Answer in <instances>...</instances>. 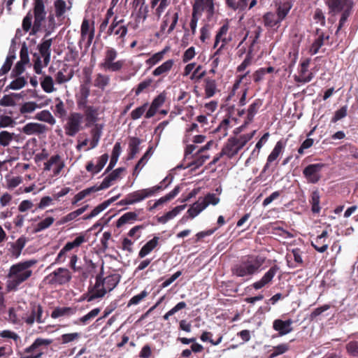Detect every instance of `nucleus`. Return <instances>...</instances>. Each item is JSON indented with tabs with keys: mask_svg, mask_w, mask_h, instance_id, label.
Returning <instances> with one entry per match:
<instances>
[{
	"mask_svg": "<svg viewBox=\"0 0 358 358\" xmlns=\"http://www.w3.org/2000/svg\"><path fill=\"white\" fill-rule=\"evenodd\" d=\"M36 259H29L13 264L7 275L6 289L16 291L20 285L27 280L32 275L31 268L36 264Z\"/></svg>",
	"mask_w": 358,
	"mask_h": 358,
	"instance_id": "f257e3e1",
	"label": "nucleus"
},
{
	"mask_svg": "<svg viewBox=\"0 0 358 358\" xmlns=\"http://www.w3.org/2000/svg\"><path fill=\"white\" fill-rule=\"evenodd\" d=\"M246 125V119L244 120L241 126L236 128L234 131V136L228 140L227 143L220 152V156H225L230 159L236 155L238 151L246 144V135L241 134Z\"/></svg>",
	"mask_w": 358,
	"mask_h": 358,
	"instance_id": "f03ea898",
	"label": "nucleus"
},
{
	"mask_svg": "<svg viewBox=\"0 0 358 358\" xmlns=\"http://www.w3.org/2000/svg\"><path fill=\"white\" fill-rule=\"evenodd\" d=\"M117 52L113 48H108L105 52L102 61L99 63V66L106 72H118L122 70L124 65V61L116 60L117 57Z\"/></svg>",
	"mask_w": 358,
	"mask_h": 358,
	"instance_id": "7ed1b4c3",
	"label": "nucleus"
},
{
	"mask_svg": "<svg viewBox=\"0 0 358 358\" xmlns=\"http://www.w3.org/2000/svg\"><path fill=\"white\" fill-rule=\"evenodd\" d=\"M32 15H34V20L29 34L34 36L41 31L43 22L46 18L47 11L43 0H34Z\"/></svg>",
	"mask_w": 358,
	"mask_h": 358,
	"instance_id": "20e7f679",
	"label": "nucleus"
},
{
	"mask_svg": "<svg viewBox=\"0 0 358 358\" xmlns=\"http://www.w3.org/2000/svg\"><path fill=\"white\" fill-rule=\"evenodd\" d=\"M84 116L78 112L71 113L64 125L65 134L69 137L75 136L83 129Z\"/></svg>",
	"mask_w": 358,
	"mask_h": 358,
	"instance_id": "39448f33",
	"label": "nucleus"
},
{
	"mask_svg": "<svg viewBox=\"0 0 358 358\" xmlns=\"http://www.w3.org/2000/svg\"><path fill=\"white\" fill-rule=\"evenodd\" d=\"M72 278V275L69 269L66 268H59L48 275L45 278V281L49 285H65Z\"/></svg>",
	"mask_w": 358,
	"mask_h": 358,
	"instance_id": "423d86ee",
	"label": "nucleus"
},
{
	"mask_svg": "<svg viewBox=\"0 0 358 358\" xmlns=\"http://www.w3.org/2000/svg\"><path fill=\"white\" fill-rule=\"evenodd\" d=\"M43 308L40 304L31 303L30 312H27L22 317L27 324L31 326L35 322L38 324L45 322V317H43Z\"/></svg>",
	"mask_w": 358,
	"mask_h": 358,
	"instance_id": "0eeeda50",
	"label": "nucleus"
},
{
	"mask_svg": "<svg viewBox=\"0 0 358 358\" xmlns=\"http://www.w3.org/2000/svg\"><path fill=\"white\" fill-rule=\"evenodd\" d=\"M311 59L306 58L301 62L299 67V75H294V80L296 83H307L310 82L315 75L308 70Z\"/></svg>",
	"mask_w": 358,
	"mask_h": 358,
	"instance_id": "6e6552de",
	"label": "nucleus"
},
{
	"mask_svg": "<svg viewBox=\"0 0 358 358\" xmlns=\"http://www.w3.org/2000/svg\"><path fill=\"white\" fill-rule=\"evenodd\" d=\"M166 178L160 183L159 185L152 187L150 188L143 189L137 190L129 194L131 201L130 203L133 204L141 202L146 198L150 197L154 195L156 192L163 189L162 183L165 181Z\"/></svg>",
	"mask_w": 358,
	"mask_h": 358,
	"instance_id": "1a4fd4ad",
	"label": "nucleus"
},
{
	"mask_svg": "<svg viewBox=\"0 0 358 358\" xmlns=\"http://www.w3.org/2000/svg\"><path fill=\"white\" fill-rule=\"evenodd\" d=\"M324 166L322 163L309 164L303 170V174L308 182L315 184L320 180V173Z\"/></svg>",
	"mask_w": 358,
	"mask_h": 358,
	"instance_id": "9d476101",
	"label": "nucleus"
},
{
	"mask_svg": "<svg viewBox=\"0 0 358 358\" xmlns=\"http://www.w3.org/2000/svg\"><path fill=\"white\" fill-rule=\"evenodd\" d=\"M287 140L280 139L278 141L270 155L267 157L266 163L264 167V171H266L271 164L277 160L278 157L282 154L286 146Z\"/></svg>",
	"mask_w": 358,
	"mask_h": 358,
	"instance_id": "9b49d317",
	"label": "nucleus"
},
{
	"mask_svg": "<svg viewBox=\"0 0 358 358\" xmlns=\"http://www.w3.org/2000/svg\"><path fill=\"white\" fill-rule=\"evenodd\" d=\"M52 166H55L53 169V174L55 176H59L62 170L64 168V162L59 155L51 156L50 159L44 163V171H50Z\"/></svg>",
	"mask_w": 358,
	"mask_h": 358,
	"instance_id": "f8f14e48",
	"label": "nucleus"
},
{
	"mask_svg": "<svg viewBox=\"0 0 358 358\" xmlns=\"http://www.w3.org/2000/svg\"><path fill=\"white\" fill-rule=\"evenodd\" d=\"M329 243V233L327 230H324L321 234L317 235L311 241V245L316 251L320 253L324 252L327 250Z\"/></svg>",
	"mask_w": 358,
	"mask_h": 358,
	"instance_id": "ddd939ff",
	"label": "nucleus"
},
{
	"mask_svg": "<svg viewBox=\"0 0 358 358\" xmlns=\"http://www.w3.org/2000/svg\"><path fill=\"white\" fill-rule=\"evenodd\" d=\"M79 107L84 106V114L86 120V126L94 125L98 121L99 109L92 106H87L86 103H78Z\"/></svg>",
	"mask_w": 358,
	"mask_h": 358,
	"instance_id": "4468645a",
	"label": "nucleus"
},
{
	"mask_svg": "<svg viewBox=\"0 0 358 358\" xmlns=\"http://www.w3.org/2000/svg\"><path fill=\"white\" fill-rule=\"evenodd\" d=\"M315 35L317 38L314 40L309 49L310 55H313L317 54L322 45H324V41L329 39V35H325L321 29H316Z\"/></svg>",
	"mask_w": 358,
	"mask_h": 358,
	"instance_id": "2eb2a0df",
	"label": "nucleus"
},
{
	"mask_svg": "<svg viewBox=\"0 0 358 358\" xmlns=\"http://www.w3.org/2000/svg\"><path fill=\"white\" fill-rule=\"evenodd\" d=\"M292 324L293 320L292 319H288L285 321L280 319H276L273 322V328L275 331L278 332L279 336H282L292 331Z\"/></svg>",
	"mask_w": 358,
	"mask_h": 358,
	"instance_id": "dca6fc26",
	"label": "nucleus"
},
{
	"mask_svg": "<svg viewBox=\"0 0 358 358\" xmlns=\"http://www.w3.org/2000/svg\"><path fill=\"white\" fill-rule=\"evenodd\" d=\"M275 4L278 18L284 20L293 6L292 0H275Z\"/></svg>",
	"mask_w": 358,
	"mask_h": 358,
	"instance_id": "f3484780",
	"label": "nucleus"
},
{
	"mask_svg": "<svg viewBox=\"0 0 358 358\" xmlns=\"http://www.w3.org/2000/svg\"><path fill=\"white\" fill-rule=\"evenodd\" d=\"M303 252L299 248L292 250L291 254L287 255V265L289 268H296L303 266L302 258Z\"/></svg>",
	"mask_w": 358,
	"mask_h": 358,
	"instance_id": "a211bd4d",
	"label": "nucleus"
},
{
	"mask_svg": "<svg viewBox=\"0 0 358 358\" xmlns=\"http://www.w3.org/2000/svg\"><path fill=\"white\" fill-rule=\"evenodd\" d=\"M192 10L194 13L201 14V11L206 10L209 15L214 13V0H194Z\"/></svg>",
	"mask_w": 358,
	"mask_h": 358,
	"instance_id": "6ab92c4d",
	"label": "nucleus"
},
{
	"mask_svg": "<svg viewBox=\"0 0 358 358\" xmlns=\"http://www.w3.org/2000/svg\"><path fill=\"white\" fill-rule=\"evenodd\" d=\"M348 3L352 4L350 0H325V3L329 8V13L332 15L343 11Z\"/></svg>",
	"mask_w": 358,
	"mask_h": 358,
	"instance_id": "aec40b11",
	"label": "nucleus"
},
{
	"mask_svg": "<svg viewBox=\"0 0 358 358\" xmlns=\"http://www.w3.org/2000/svg\"><path fill=\"white\" fill-rule=\"evenodd\" d=\"M53 38L43 39V41L38 45L41 57L43 58L44 65L47 66L50 60L51 45Z\"/></svg>",
	"mask_w": 358,
	"mask_h": 358,
	"instance_id": "412c9836",
	"label": "nucleus"
},
{
	"mask_svg": "<svg viewBox=\"0 0 358 358\" xmlns=\"http://www.w3.org/2000/svg\"><path fill=\"white\" fill-rule=\"evenodd\" d=\"M279 270V267L277 265H274L270 268V269L264 275L260 280L255 282L252 286L255 289H259L264 287L266 285L271 282L275 275L276 273Z\"/></svg>",
	"mask_w": 358,
	"mask_h": 358,
	"instance_id": "4be33fe9",
	"label": "nucleus"
},
{
	"mask_svg": "<svg viewBox=\"0 0 358 358\" xmlns=\"http://www.w3.org/2000/svg\"><path fill=\"white\" fill-rule=\"evenodd\" d=\"M81 40L84 41L87 38V45H90L94 36V22L90 28V22L87 19H84L80 29Z\"/></svg>",
	"mask_w": 358,
	"mask_h": 358,
	"instance_id": "5701e85b",
	"label": "nucleus"
},
{
	"mask_svg": "<svg viewBox=\"0 0 358 358\" xmlns=\"http://www.w3.org/2000/svg\"><path fill=\"white\" fill-rule=\"evenodd\" d=\"M265 262L261 256H248V275L257 272Z\"/></svg>",
	"mask_w": 358,
	"mask_h": 358,
	"instance_id": "b1692460",
	"label": "nucleus"
},
{
	"mask_svg": "<svg viewBox=\"0 0 358 358\" xmlns=\"http://www.w3.org/2000/svg\"><path fill=\"white\" fill-rule=\"evenodd\" d=\"M47 131V127L36 122H30L25 124L22 128V132L27 135L41 134Z\"/></svg>",
	"mask_w": 358,
	"mask_h": 358,
	"instance_id": "393cba45",
	"label": "nucleus"
},
{
	"mask_svg": "<svg viewBox=\"0 0 358 358\" xmlns=\"http://www.w3.org/2000/svg\"><path fill=\"white\" fill-rule=\"evenodd\" d=\"M106 294V289H98L94 287H90L87 292L83 296V300L91 302L96 299L102 298Z\"/></svg>",
	"mask_w": 358,
	"mask_h": 358,
	"instance_id": "a878e982",
	"label": "nucleus"
},
{
	"mask_svg": "<svg viewBox=\"0 0 358 358\" xmlns=\"http://www.w3.org/2000/svg\"><path fill=\"white\" fill-rule=\"evenodd\" d=\"M55 16L57 17H61L64 14L71 8L72 2L69 1V6H67L64 0H56L54 2Z\"/></svg>",
	"mask_w": 358,
	"mask_h": 358,
	"instance_id": "bb28decb",
	"label": "nucleus"
},
{
	"mask_svg": "<svg viewBox=\"0 0 358 358\" xmlns=\"http://www.w3.org/2000/svg\"><path fill=\"white\" fill-rule=\"evenodd\" d=\"M103 126L101 124H95L91 130L92 141L90 142L91 149L96 148L102 135Z\"/></svg>",
	"mask_w": 358,
	"mask_h": 358,
	"instance_id": "cd10ccee",
	"label": "nucleus"
},
{
	"mask_svg": "<svg viewBox=\"0 0 358 358\" xmlns=\"http://www.w3.org/2000/svg\"><path fill=\"white\" fill-rule=\"evenodd\" d=\"M138 214L136 212H127L123 214L116 222V227H121L126 224H132L138 220Z\"/></svg>",
	"mask_w": 358,
	"mask_h": 358,
	"instance_id": "c85d7f7f",
	"label": "nucleus"
},
{
	"mask_svg": "<svg viewBox=\"0 0 358 358\" xmlns=\"http://www.w3.org/2000/svg\"><path fill=\"white\" fill-rule=\"evenodd\" d=\"M158 241L159 238L155 236L152 239L147 242L139 251V257L143 258L149 253H150L157 247Z\"/></svg>",
	"mask_w": 358,
	"mask_h": 358,
	"instance_id": "c756f323",
	"label": "nucleus"
},
{
	"mask_svg": "<svg viewBox=\"0 0 358 358\" xmlns=\"http://www.w3.org/2000/svg\"><path fill=\"white\" fill-rule=\"evenodd\" d=\"M173 65H174V60L173 59H168L166 62H164V63H162L160 66L157 67L152 71V75L154 76H159L162 75H165L171 71V69H172Z\"/></svg>",
	"mask_w": 358,
	"mask_h": 358,
	"instance_id": "7c9ffc66",
	"label": "nucleus"
},
{
	"mask_svg": "<svg viewBox=\"0 0 358 358\" xmlns=\"http://www.w3.org/2000/svg\"><path fill=\"white\" fill-rule=\"evenodd\" d=\"M41 85L43 90L46 93H52L56 91L53 78L50 76H44L41 78Z\"/></svg>",
	"mask_w": 358,
	"mask_h": 358,
	"instance_id": "2f4dec72",
	"label": "nucleus"
},
{
	"mask_svg": "<svg viewBox=\"0 0 358 358\" xmlns=\"http://www.w3.org/2000/svg\"><path fill=\"white\" fill-rule=\"evenodd\" d=\"M141 141L136 137H131L129 143V152L128 159H132L135 157L136 155L139 152V146Z\"/></svg>",
	"mask_w": 358,
	"mask_h": 358,
	"instance_id": "473e14b6",
	"label": "nucleus"
},
{
	"mask_svg": "<svg viewBox=\"0 0 358 358\" xmlns=\"http://www.w3.org/2000/svg\"><path fill=\"white\" fill-rule=\"evenodd\" d=\"M264 24L267 27H273L283 21L278 18V15L275 13L268 12L264 15Z\"/></svg>",
	"mask_w": 358,
	"mask_h": 358,
	"instance_id": "72a5a7b5",
	"label": "nucleus"
},
{
	"mask_svg": "<svg viewBox=\"0 0 358 358\" xmlns=\"http://www.w3.org/2000/svg\"><path fill=\"white\" fill-rule=\"evenodd\" d=\"M206 208V204L202 203L201 199L193 203L192 206L187 210V213L191 218H194L197 216L201 211H203Z\"/></svg>",
	"mask_w": 358,
	"mask_h": 358,
	"instance_id": "f704fd0d",
	"label": "nucleus"
},
{
	"mask_svg": "<svg viewBox=\"0 0 358 358\" xmlns=\"http://www.w3.org/2000/svg\"><path fill=\"white\" fill-rule=\"evenodd\" d=\"M205 98L209 99L215 95L217 92V85L215 80L205 79Z\"/></svg>",
	"mask_w": 358,
	"mask_h": 358,
	"instance_id": "c9c22d12",
	"label": "nucleus"
},
{
	"mask_svg": "<svg viewBox=\"0 0 358 358\" xmlns=\"http://www.w3.org/2000/svg\"><path fill=\"white\" fill-rule=\"evenodd\" d=\"M110 83V77L109 76L98 73L96 75L94 85L101 90H104L105 88Z\"/></svg>",
	"mask_w": 358,
	"mask_h": 358,
	"instance_id": "e433bc0d",
	"label": "nucleus"
},
{
	"mask_svg": "<svg viewBox=\"0 0 358 358\" xmlns=\"http://www.w3.org/2000/svg\"><path fill=\"white\" fill-rule=\"evenodd\" d=\"M76 309L71 307H58L52 312L51 317L57 318L62 316H69L75 314Z\"/></svg>",
	"mask_w": 358,
	"mask_h": 358,
	"instance_id": "4c0bfd02",
	"label": "nucleus"
},
{
	"mask_svg": "<svg viewBox=\"0 0 358 358\" xmlns=\"http://www.w3.org/2000/svg\"><path fill=\"white\" fill-rule=\"evenodd\" d=\"M101 311V309L99 308H96L90 311L87 314L79 318L78 321L74 322L75 324H83L86 325L88 324L91 320H92L95 317H96Z\"/></svg>",
	"mask_w": 358,
	"mask_h": 358,
	"instance_id": "58836bf2",
	"label": "nucleus"
},
{
	"mask_svg": "<svg viewBox=\"0 0 358 358\" xmlns=\"http://www.w3.org/2000/svg\"><path fill=\"white\" fill-rule=\"evenodd\" d=\"M290 349L289 343H281L273 348L268 353V358H275L279 355H281L287 352Z\"/></svg>",
	"mask_w": 358,
	"mask_h": 358,
	"instance_id": "ea45409f",
	"label": "nucleus"
},
{
	"mask_svg": "<svg viewBox=\"0 0 358 358\" xmlns=\"http://www.w3.org/2000/svg\"><path fill=\"white\" fill-rule=\"evenodd\" d=\"M35 118L38 120L47 122L51 125H54L56 123V120L48 110H43L36 115Z\"/></svg>",
	"mask_w": 358,
	"mask_h": 358,
	"instance_id": "a19ab883",
	"label": "nucleus"
},
{
	"mask_svg": "<svg viewBox=\"0 0 358 358\" xmlns=\"http://www.w3.org/2000/svg\"><path fill=\"white\" fill-rule=\"evenodd\" d=\"M262 106V101L256 99L248 108V124L253 120V117L258 112L260 107Z\"/></svg>",
	"mask_w": 358,
	"mask_h": 358,
	"instance_id": "79ce46f5",
	"label": "nucleus"
},
{
	"mask_svg": "<svg viewBox=\"0 0 358 358\" xmlns=\"http://www.w3.org/2000/svg\"><path fill=\"white\" fill-rule=\"evenodd\" d=\"M52 343L51 340L44 339L41 338H36L34 342L28 348L24 349L25 353L34 352L38 348L42 345H48Z\"/></svg>",
	"mask_w": 358,
	"mask_h": 358,
	"instance_id": "37998d69",
	"label": "nucleus"
},
{
	"mask_svg": "<svg viewBox=\"0 0 358 358\" xmlns=\"http://www.w3.org/2000/svg\"><path fill=\"white\" fill-rule=\"evenodd\" d=\"M104 286L107 291L113 290L119 282V276L117 275H112L103 278Z\"/></svg>",
	"mask_w": 358,
	"mask_h": 358,
	"instance_id": "c03bdc74",
	"label": "nucleus"
},
{
	"mask_svg": "<svg viewBox=\"0 0 358 358\" xmlns=\"http://www.w3.org/2000/svg\"><path fill=\"white\" fill-rule=\"evenodd\" d=\"M56 101L57 103L55 106L54 113L57 117L64 118L67 114L64 103L60 99H57Z\"/></svg>",
	"mask_w": 358,
	"mask_h": 358,
	"instance_id": "a18cd8bd",
	"label": "nucleus"
},
{
	"mask_svg": "<svg viewBox=\"0 0 358 358\" xmlns=\"http://www.w3.org/2000/svg\"><path fill=\"white\" fill-rule=\"evenodd\" d=\"M320 194L317 191L312 192L310 202L312 205L311 210L314 213H318L320 211Z\"/></svg>",
	"mask_w": 358,
	"mask_h": 358,
	"instance_id": "49530a36",
	"label": "nucleus"
},
{
	"mask_svg": "<svg viewBox=\"0 0 358 358\" xmlns=\"http://www.w3.org/2000/svg\"><path fill=\"white\" fill-rule=\"evenodd\" d=\"M26 244V239L24 237L19 238L15 243L13 244V254L16 257H19L22 249Z\"/></svg>",
	"mask_w": 358,
	"mask_h": 358,
	"instance_id": "de8ad7c7",
	"label": "nucleus"
},
{
	"mask_svg": "<svg viewBox=\"0 0 358 358\" xmlns=\"http://www.w3.org/2000/svg\"><path fill=\"white\" fill-rule=\"evenodd\" d=\"M54 221L55 219L52 217H46L37 224L34 229V232L38 233L49 228L53 224Z\"/></svg>",
	"mask_w": 358,
	"mask_h": 358,
	"instance_id": "09e8293b",
	"label": "nucleus"
},
{
	"mask_svg": "<svg viewBox=\"0 0 358 358\" xmlns=\"http://www.w3.org/2000/svg\"><path fill=\"white\" fill-rule=\"evenodd\" d=\"M48 103L43 105H38L35 102L29 101L24 103L20 108V112L22 113H30L34 112L36 108H41L44 105H47Z\"/></svg>",
	"mask_w": 358,
	"mask_h": 358,
	"instance_id": "8fccbe9b",
	"label": "nucleus"
},
{
	"mask_svg": "<svg viewBox=\"0 0 358 358\" xmlns=\"http://www.w3.org/2000/svg\"><path fill=\"white\" fill-rule=\"evenodd\" d=\"M228 29L229 28L227 24H224L223 26H222L220 27L219 31L217 32V34H216V36H215V41L214 43L215 48L217 46V45L220 41H222L223 43L220 46V49H221L224 46V43H225V39L223 38L222 36L227 34V33L228 31Z\"/></svg>",
	"mask_w": 358,
	"mask_h": 358,
	"instance_id": "3c124183",
	"label": "nucleus"
},
{
	"mask_svg": "<svg viewBox=\"0 0 358 358\" xmlns=\"http://www.w3.org/2000/svg\"><path fill=\"white\" fill-rule=\"evenodd\" d=\"M180 187L176 186L171 192L157 200V205H162L173 199L179 192Z\"/></svg>",
	"mask_w": 358,
	"mask_h": 358,
	"instance_id": "603ef678",
	"label": "nucleus"
},
{
	"mask_svg": "<svg viewBox=\"0 0 358 358\" xmlns=\"http://www.w3.org/2000/svg\"><path fill=\"white\" fill-rule=\"evenodd\" d=\"M229 122L230 121L229 119L223 120L215 130V133L220 134V136H219L220 138L225 137L227 135V129L229 127Z\"/></svg>",
	"mask_w": 358,
	"mask_h": 358,
	"instance_id": "864d4df0",
	"label": "nucleus"
},
{
	"mask_svg": "<svg viewBox=\"0 0 358 358\" xmlns=\"http://www.w3.org/2000/svg\"><path fill=\"white\" fill-rule=\"evenodd\" d=\"M14 134L10 133L7 131H2L0 132V145L6 147L9 145L13 139Z\"/></svg>",
	"mask_w": 358,
	"mask_h": 358,
	"instance_id": "5fc2aeb1",
	"label": "nucleus"
},
{
	"mask_svg": "<svg viewBox=\"0 0 358 358\" xmlns=\"http://www.w3.org/2000/svg\"><path fill=\"white\" fill-rule=\"evenodd\" d=\"M274 71V68L272 66H269L268 68H260L259 70H257L253 75V78L255 82L260 81L263 76L266 73H271Z\"/></svg>",
	"mask_w": 358,
	"mask_h": 358,
	"instance_id": "6e6d98bb",
	"label": "nucleus"
},
{
	"mask_svg": "<svg viewBox=\"0 0 358 358\" xmlns=\"http://www.w3.org/2000/svg\"><path fill=\"white\" fill-rule=\"evenodd\" d=\"M15 56L14 55L9 54L7 56L3 65L1 66L0 69V76L6 74L10 71L13 64V61L15 59Z\"/></svg>",
	"mask_w": 358,
	"mask_h": 358,
	"instance_id": "4d7b16f0",
	"label": "nucleus"
},
{
	"mask_svg": "<svg viewBox=\"0 0 358 358\" xmlns=\"http://www.w3.org/2000/svg\"><path fill=\"white\" fill-rule=\"evenodd\" d=\"M96 189L94 187H90L89 188L85 189L83 191L78 192L73 198V203L75 204L78 203V201L83 199L85 196L90 194L92 192H95Z\"/></svg>",
	"mask_w": 358,
	"mask_h": 358,
	"instance_id": "13d9d810",
	"label": "nucleus"
},
{
	"mask_svg": "<svg viewBox=\"0 0 358 358\" xmlns=\"http://www.w3.org/2000/svg\"><path fill=\"white\" fill-rule=\"evenodd\" d=\"M347 111H348V106H343L341 107L338 110H337L334 115L332 117L331 122L333 123H336L338 120L345 117L347 116Z\"/></svg>",
	"mask_w": 358,
	"mask_h": 358,
	"instance_id": "bf43d9fd",
	"label": "nucleus"
},
{
	"mask_svg": "<svg viewBox=\"0 0 358 358\" xmlns=\"http://www.w3.org/2000/svg\"><path fill=\"white\" fill-rule=\"evenodd\" d=\"M73 76V73L72 71L65 75L62 71H59L55 76L56 83L58 84L66 83L72 78Z\"/></svg>",
	"mask_w": 358,
	"mask_h": 358,
	"instance_id": "052dcab7",
	"label": "nucleus"
},
{
	"mask_svg": "<svg viewBox=\"0 0 358 358\" xmlns=\"http://www.w3.org/2000/svg\"><path fill=\"white\" fill-rule=\"evenodd\" d=\"M27 81L24 77H17L10 83L8 87L13 90H17L24 87Z\"/></svg>",
	"mask_w": 358,
	"mask_h": 358,
	"instance_id": "680f3d73",
	"label": "nucleus"
},
{
	"mask_svg": "<svg viewBox=\"0 0 358 358\" xmlns=\"http://www.w3.org/2000/svg\"><path fill=\"white\" fill-rule=\"evenodd\" d=\"M85 241V237L83 236H79L72 242H68L64 246V249L66 252L70 251L75 247H78Z\"/></svg>",
	"mask_w": 358,
	"mask_h": 358,
	"instance_id": "e2e57ef3",
	"label": "nucleus"
},
{
	"mask_svg": "<svg viewBox=\"0 0 358 358\" xmlns=\"http://www.w3.org/2000/svg\"><path fill=\"white\" fill-rule=\"evenodd\" d=\"M116 199L115 197L111 198L110 199H108L102 203L98 205L96 207H95L92 210V213L95 217L98 215L101 212L104 210L112 202H113Z\"/></svg>",
	"mask_w": 358,
	"mask_h": 358,
	"instance_id": "0e129e2a",
	"label": "nucleus"
},
{
	"mask_svg": "<svg viewBox=\"0 0 358 358\" xmlns=\"http://www.w3.org/2000/svg\"><path fill=\"white\" fill-rule=\"evenodd\" d=\"M347 352L352 356L358 357V341H350L345 345Z\"/></svg>",
	"mask_w": 358,
	"mask_h": 358,
	"instance_id": "69168bd1",
	"label": "nucleus"
},
{
	"mask_svg": "<svg viewBox=\"0 0 358 358\" xmlns=\"http://www.w3.org/2000/svg\"><path fill=\"white\" fill-rule=\"evenodd\" d=\"M148 106V103H144L141 106H139L131 111L130 115L132 120H136L139 119L145 112L147 107Z\"/></svg>",
	"mask_w": 358,
	"mask_h": 358,
	"instance_id": "338daca9",
	"label": "nucleus"
},
{
	"mask_svg": "<svg viewBox=\"0 0 358 358\" xmlns=\"http://www.w3.org/2000/svg\"><path fill=\"white\" fill-rule=\"evenodd\" d=\"M32 17H33V15L31 13V11H29L27 13V14L26 15V16L24 17V19L22 20V29L26 32H28L29 31H30V32L31 31V29L33 27Z\"/></svg>",
	"mask_w": 358,
	"mask_h": 358,
	"instance_id": "774afa93",
	"label": "nucleus"
}]
</instances>
